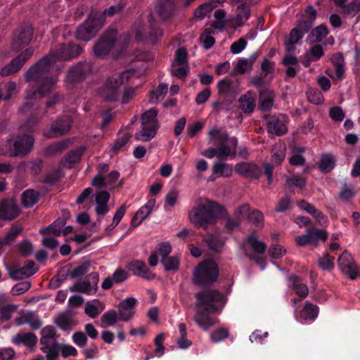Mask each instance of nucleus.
<instances>
[{"label":"nucleus","instance_id":"1","mask_svg":"<svg viewBox=\"0 0 360 360\" xmlns=\"http://www.w3.org/2000/svg\"><path fill=\"white\" fill-rule=\"evenodd\" d=\"M83 51V48L74 42L63 44L56 52L44 56L29 68L25 73L27 82H34L36 89L34 96L44 97L53 89L56 79L49 75L50 65L58 60H68L74 58Z\"/></svg>","mask_w":360,"mask_h":360},{"label":"nucleus","instance_id":"2","mask_svg":"<svg viewBox=\"0 0 360 360\" xmlns=\"http://www.w3.org/2000/svg\"><path fill=\"white\" fill-rule=\"evenodd\" d=\"M190 219L195 227L203 229L214 224L217 219H224V229L227 233H231L238 229L241 221L236 217L232 218L229 216L222 205L207 199L193 208L190 213Z\"/></svg>","mask_w":360,"mask_h":360},{"label":"nucleus","instance_id":"3","mask_svg":"<svg viewBox=\"0 0 360 360\" xmlns=\"http://www.w3.org/2000/svg\"><path fill=\"white\" fill-rule=\"evenodd\" d=\"M195 297L198 302L193 319L202 329L207 330L214 324V320L210 314L218 311L216 304L223 302L224 297L218 290L208 289L195 293Z\"/></svg>","mask_w":360,"mask_h":360},{"label":"nucleus","instance_id":"4","mask_svg":"<svg viewBox=\"0 0 360 360\" xmlns=\"http://www.w3.org/2000/svg\"><path fill=\"white\" fill-rule=\"evenodd\" d=\"M219 268L212 259H207L200 262L193 269L192 282L200 287H211L218 279Z\"/></svg>","mask_w":360,"mask_h":360},{"label":"nucleus","instance_id":"5","mask_svg":"<svg viewBox=\"0 0 360 360\" xmlns=\"http://www.w3.org/2000/svg\"><path fill=\"white\" fill-rule=\"evenodd\" d=\"M104 22L105 17L103 15L96 14L89 17L83 24L77 27L76 31L77 39L85 41H89L101 29Z\"/></svg>","mask_w":360,"mask_h":360},{"label":"nucleus","instance_id":"6","mask_svg":"<svg viewBox=\"0 0 360 360\" xmlns=\"http://www.w3.org/2000/svg\"><path fill=\"white\" fill-rule=\"evenodd\" d=\"M129 79V73L128 72H122L115 77H108L103 89V95L105 98L108 101H117L121 94L122 85Z\"/></svg>","mask_w":360,"mask_h":360},{"label":"nucleus","instance_id":"7","mask_svg":"<svg viewBox=\"0 0 360 360\" xmlns=\"http://www.w3.org/2000/svg\"><path fill=\"white\" fill-rule=\"evenodd\" d=\"M118 31L115 28L107 30L94 46V54L103 58L107 56L115 47L117 41Z\"/></svg>","mask_w":360,"mask_h":360},{"label":"nucleus","instance_id":"8","mask_svg":"<svg viewBox=\"0 0 360 360\" xmlns=\"http://www.w3.org/2000/svg\"><path fill=\"white\" fill-rule=\"evenodd\" d=\"M73 118L68 115L57 117L51 122L50 128L44 132V136L49 139L66 135L72 128Z\"/></svg>","mask_w":360,"mask_h":360},{"label":"nucleus","instance_id":"9","mask_svg":"<svg viewBox=\"0 0 360 360\" xmlns=\"http://www.w3.org/2000/svg\"><path fill=\"white\" fill-rule=\"evenodd\" d=\"M0 152L4 155L17 157L22 153V134L20 131L9 136L0 144Z\"/></svg>","mask_w":360,"mask_h":360},{"label":"nucleus","instance_id":"10","mask_svg":"<svg viewBox=\"0 0 360 360\" xmlns=\"http://www.w3.org/2000/svg\"><path fill=\"white\" fill-rule=\"evenodd\" d=\"M152 15H148L149 27L146 31L141 25L136 30L135 39L140 41H149L155 44L162 35V30L151 22Z\"/></svg>","mask_w":360,"mask_h":360},{"label":"nucleus","instance_id":"11","mask_svg":"<svg viewBox=\"0 0 360 360\" xmlns=\"http://www.w3.org/2000/svg\"><path fill=\"white\" fill-rule=\"evenodd\" d=\"M338 266L341 272L348 276L351 280H354L358 276V266L352 255L345 250L338 257Z\"/></svg>","mask_w":360,"mask_h":360},{"label":"nucleus","instance_id":"12","mask_svg":"<svg viewBox=\"0 0 360 360\" xmlns=\"http://www.w3.org/2000/svg\"><path fill=\"white\" fill-rule=\"evenodd\" d=\"M92 67L86 61L79 62L72 67L68 74V81L73 84L80 83L91 72Z\"/></svg>","mask_w":360,"mask_h":360},{"label":"nucleus","instance_id":"13","mask_svg":"<svg viewBox=\"0 0 360 360\" xmlns=\"http://www.w3.org/2000/svg\"><path fill=\"white\" fill-rule=\"evenodd\" d=\"M328 238L327 232L323 229H307L306 234L298 236L295 238L297 246H304L307 244H312L319 240H326Z\"/></svg>","mask_w":360,"mask_h":360},{"label":"nucleus","instance_id":"14","mask_svg":"<svg viewBox=\"0 0 360 360\" xmlns=\"http://www.w3.org/2000/svg\"><path fill=\"white\" fill-rule=\"evenodd\" d=\"M236 173L251 179H258L262 174V169L253 162H242L234 166Z\"/></svg>","mask_w":360,"mask_h":360},{"label":"nucleus","instance_id":"15","mask_svg":"<svg viewBox=\"0 0 360 360\" xmlns=\"http://www.w3.org/2000/svg\"><path fill=\"white\" fill-rule=\"evenodd\" d=\"M127 268L134 275L146 280L151 281L155 278V274L149 269L146 264L142 260L134 259L128 262Z\"/></svg>","mask_w":360,"mask_h":360},{"label":"nucleus","instance_id":"16","mask_svg":"<svg viewBox=\"0 0 360 360\" xmlns=\"http://www.w3.org/2000/svg\"><path fill=\"white\" fill-rule=\"evenodd\" d=\"M137 304V300L134 297H127L120 302L118 304V314L120 321H130L135 314V307Z\"/></svg>","mask_w":360,"mask_h":360},{"label":"nucleus","instance_id":"17","mask_svg":"<svg viewBox=\"0 0 360 360\" xmlns=\"http://www.w3.org/2000/svg\"><path fill=\"white\" fill-rule=\"evenodd\" d=\"M20 214V209L13 200L0 202V219L12 220Z\"/></svg>","mask_w":360,"mask_h":360},{"label":"nucleus","instance_id":"18","mask_svg":"<svg viewBox=\"0 0 360 360\" xmlns=\"http://www.w3.org/2000/svg\"><path fill=\"white\" fill-rule=\"evenodd\" d=\"M259 108L263 112L270 111L274 102V94L269 89H260L259 91Z\"/></svg>","mask_w":360,"mask_h":360},{"label":"nucleus","instance_id":"19","mask_svg":"<svg viewBox=\"0 0 360 360\" xmlns=\"http://www.w3.org/2000/svg\"><path fill=\"white\" fill-rule=\"evenodd\" d=\"M251 14L250 6L247 3H242L238 6L236 16L233 21L236 27H242L249 19Z\"/></svg>","mask_w":360,"mask_h":360},{"label":"nucleus","instance_id":"20","mask_svg":"<svg viewBox=\"0 0 360 360\" xmlns=\"http://www.w3.org/2000/svg\"><path fill=\"white\" fill-rule=\"evenodd\" d=\"M142 129L135 135V139L138 141H148L155 137L157 130L159 128L158 123L153 124H141Z\"/></svg>","mask_w":360,"mask_h":360},{"label":"nucleus","instance_id":"21","mask_svg":"<svg viewBox=\"0 0 360 360\" xmlns=\"http://www.w3.org/2000/svg\"><path fill=\"white\" fill-rule=\"evenodd\" d=\"M217 86L219 94L225 97L232 96L236 91L235 83L232 79L228 77H224L219 80Z\"/></svg>","mask_w":360,"mask_h":360},{"label":"nucleus","instance_id":"22","mask_svg":"<svg viewBox=\"0 0 360 360\" xmlns=\"http://www.w3.org/2000/svg\"><path fill=\"white\" fill-rule=\"evenodd\" d=\"M290 287L295 290V293L301 298H305L309 293V289L306 284L302 282L301 278L297 275L292 274L288 277Z\"/></svg>","mask_w":360,"mask_h":360},{"label":"nucleus","instance_id":"23","mask_svg":"<svg viewBox=\"0 0 360 360\" xmlns=\"http://www.w3.org/2000/svg\"><path fill=\"white\" fill-rule=\"evenodd\" d=\"M55 323L62 330L69 333L77 325V321L68 314L63 313L56 318Z\"/></svg>","mask_w":360,"mask_h":360},{"label":"nucleus","instance_id":"24","mask_svg":"<svg viewBox=\"0 0 360 360\" xmlns=\"http://www.w3.org/2000/svg\"><path fill=\"white\" fill-rule=\"evenodd\" d=\"M328 34L327 27L322 24L314 28L308 35L307 42L309 44L321 42Z\"/></svg>","mask_w":360,"mask_h":360},{"label":"nucleus","instance_id":"25","mask_svg":"<svg viewBox=\"0 0 360 360\" xmlns=\"http://www.w3.org/2000/svg\"><path fill=\"white\" fill-rule=\"evenodd\" d=\"M304 35L297 28H292L289 36L285 39V49L287 52H293L295 49V45L299 42Z\"/></svg>","mask_w":360,"mask_h":360},{"label":"nucleus","instance_id":"26","mask_svg":"<svg viewBox=\"0 0 360 360\" xmlns=\"http://www.w3.org/2000/svg\"><path fill=\"white\" fill-rule=\"evenodd\" d=\"M258 57V53L254 52L249 58H240L237 62L235 70L240 74H244L252 68L253 64Z\"/></svg>","mask_w":360,"mask_h":360},{"label":"nucleus","instance_id":"27","mask_svg":"<svg viewBox=\"0 0 360 360\" xmlns=\"http://www.w3.org/2000/svg\"><path fill=\"white\" fill-rule=\"evenodd\" d=\"M286 127L282 122L276 117H271L267 122V131L276 136H282L286 132Z\"/></svg>","mask_w":360,"mask_h":360},{"label":"nucleus","instance_id":"28","mask_svg":"<svg viewBox=\"0 0 360 360\" xmlns=\"http://www.w3.org/2000/svg\"><path fill=\"white\" fill-rule=\"evenodd\" d=\"M22 59L21 56H18L11 63L1 69L0 75L2 77L9 76L11 74L17 72L22 67Z\"/></svg>","mask_w":360,"mask_h":360},{"label":"nucleus","instance_id":"29","mask_svg":"<svg viewBox=\"0 0 360 360\" xmlns=\"http://www.w3.org/2000/svg\"><path fill=\"white\" fill-rule=\"evenodd\" d=\"M335 158L330 154H324L321 156L319 168L323 173H329L335 166Z\"/></svg>","mask_w":360,"mask_h":360},{"label":"nucleus","instance_id":"30","mask_svg":"<svg viewBox=\"0 0 360 360\" xmlns=\"http://www.w3.org/2000/svg\"><path fill=\"white\" fill-rule=\"evenodd\" d=\"M85 150L86 148L82 146L77 149L70 150L65 157L67 163L66 167L72 168L75 164L78 163Z\"/></svg>","mask_w":360,"mask_h":360},{"label":"nucleus","instance_id":"31","mask_svg":"<svg viewBox=\"0 0 360 360\" xmlns=\"http://www.w3.org/2000/svg\"><path fill=\"white\" fill-rule=\"evenodd\" d=\"M120 319V316L117 311L110 309L105 311L101 318V327L114 326Z\"/></svg>","mask_w":360,"mask_h":360},{"label":"nucleus","instance_id":"32","mask_svg":"<svg viewBox=\"0 0 360 360\" xmlns=\"http://www.w3.org/2000/svg\"><path fill=\"white\" fill-rule=\"evenodd\" d=\"M213 174H218L219 176L229 177L232 175L233 167L231 165L217 162L212 167Z\"/></svg>","mask_w":360,"mask_h":360},{"label":"nucleus","instance_id":"33","mask_svg":"<svg viewBox=\"0 0 360 360\" xmlns=\"http://www.w3.org/2000/svg\"><path fill=\"white\" fill-rule=\"evenodd\" d=\"M40 343L42 345L49 344V340L59 338L60 335L57 334L56 328L53 326H46L41 330Z\"/></svg>","mask_w":360,"mask_h":360},{"label":"nucleus","instance_id":"34","mask_svg":"<svg viewBox=\"0 0 360 360\" xmlns=\"http://www.w3.org/2000/svg\"><path fill=\"white\" fill-rule=\"evenodd\" d=\"M246 243L251 247L252 250L257 254H264L266 250V245L257 240L254 234H250L246 238Z\"/></svg>","mask_w":360,"mask_h":360},{"label":"nucleus","instance_id":"35","mask_svg":"<svg viewBox=\"0 0 360 360\" xmlns=\"http://www.w3.org/2000/svg\"><path fill=\"white\" fill-rule=\"evenodd\" d=\"M319 314V307L310 302H307L300 311L301 317L304 320H314Z\"/></svg>","mask_w":360,"mask_h":360},{"label":"nucleus","instance_id":"36","mask_svg":"<svg viewBox=\"0 0 360 360\" xmlns=\"http://www.w3.org/2000/svg\"><path fill=\"white\" fill-rule=\"evenodd\" d=\"M39 200V193L33 189L24 191V208L33 207Z\"/></svg>","mask_w":360,"mask_h":360},{"label":"nucleus","instance_id":"37","mask_svg":"<svg viewBox=\"0 0 360 360\" xmlns=\"http://www.w3.org/2000/svg\"><path fill=\"white\" fill-rule=\"evenodd\" d=\"M29 324L33 330H37L42 326L38 315L34 311L24 312V324Z\"/></svg>","mask_w":360,"mask_h":360},{"label":"nucleus","instance_id":"38","mask_svg":"<svg viewBox=\"0 0 360 360\" xmlns=\"http://www.w3.org/2000/svg\"><path fill=\"white\" fill-rule=\"evenodd\" d=\"M130 137V135L128 134H121V132L120 131L113 145L111 146V152L112 154L117 155L120 151V150L129 142Z\"/></svg>","mask_w":360,"mask_h":360},{"label":"nucleus","instance_id":"39","mask_svg":"<svg viewBox=\"0 0 360 360\" xmlns=\"http://www.w3.org/2000/svg\"><path fill=\"white\" fill-rule=\"evenodd\" d=\"M15 92L16 86L14 83L8 82L0 84V100H9Z\"/></svg>","mask_w":360,"mask_h":360},{"label":"nucleus","instance_id":"40","mask_svg":"<svg viewBox=\"0 0 360 360\" xmlns=\"http://www.w3.org/2000/svg\"><path fill=\"white\" fill-rule=\"evenodd\" d=\"M285 157V146L284 145L275 146L271 150V161L276 165H280Z\"/></svg>","mask_w":360,"mask_h":360},{"label":"nucleus","instance_id":"41","mask_svg":"<svg viewBox=\"0 0 360 360\" xmlns=\"http://www.w3.org/2000/svg\"><path fill=\"white\" fill-rule=\"evenodd\" d=\"M70 290L72 292H79L91 295L94 290L90 281H84L82 282H76L74 285L70 287Z\"/></svg>","mask_w":360,"mask_h":360},{"label":"nucleus","instance_id":"42","mask_svg":"<svg viewBox=\"0 0 360 360\" xmlns=\"http://www.w3.org/2000/svg\"><path fill=\"white\" fill-rule=\"evenodd\" d=\"M240 107L245 113H252L255 108V100L250 96L243 95L239 98Z\"/></svg>","mask_w":360,"mask_h":360},{"label":"nucleus","instance_id":"43","mask_svg":"<svg viewBox=\"0 0 360 360\" xmlns=\"http://www.w3.org/2000/svg\"><path fill=\"white\" fill-rule=\"evenodd\" d=\"M205 242L208 247L214 251L220 250L224 244V240L214 234L208 235L205 238Z\"/></svg>","mask_w":360,"mask_h":360},{"label":"nucleus","instance_id":"44","mask_svg":"<svg viewBox=\"0 0 360 360\" xmlns=\"http://www.w3.org/2000/svg\"><path fill=\"white\" fill-rule=\"evenodd\" d=\"M161 263L163 264L165 269L169 271H176L179 267V259L176 256L166 257L161 259Z\"/></svg>","mask_w":360,"mask_h":360},{"label":"nucleus","instance_id":"45","mask_svg":"<svg viewBox=\"0 0 360 360\" xmlns=\"http://www.w3.org/2000/svg\"><path fill=\"white\" fill-rule=\"evenodd\" d=\"M343 13L348 16H354L360 11V0H354L341 7Z\"/></svg>","mask_w":360,"mask_h":360},{"label":"nucleus","instance_id":"46","mask_svg":"<svg viewBox=\"0 0 360 360\" xmlns=\"http://www.w3.org/2000/svg\"><path fill=\"white\" fill-rule=\"evenodd\" d=\"M91 266V261H84L82 264L75 267L73 270L70 271V277L72 278H76L84 275L89 271Z\"/></svg>","mask_w":360,"mask_h":360},{"label":"nucleus","instance_id":"47","mask_svg":"<svg viewBox=\"0 0 360 360\" xmlns=\"http://www.w3.org/2000/svg\"><path fill=\"white\" fill-rule=\"evenodd\" d=\"M63 176V172L59 168L53 172L46 174L42 180V182L49 185L56 184Z\"/></svg>","mask_w":360,"mask_h":360},{"label":"nucleus","instance_id":"48","mask_svg":"<svg viewBox=\"0 0 360 360\" xmlns=\"http://www.w3.org/2000/svg\"><path fill=\"white\" fill-rule=\"evenodd\" d=\"M217 6L212 3H205L198 6L194 11V16L198 19H202L210 13Z\"/></svg>","mask_w":360,"mask_h":360},{"label":"nucleus","instance_id":"49","mask_svg":"<svg viewBox=\"0 0 360 360\" xmlns=\"http://www.w3.org/2000/svg\"><path fill=\"white\" fill-rule=\"evenodd\" d=\"M158 110L155 108H150L141 115V124H153L158 123L156 119Z\"/></svg>","mask_w":360,"mask_h":360},{"label":"nucleus","instance_id":"50","mask_svg":"<svg viewBox=\"0 0 360 360\" xmlns=\"http://www.w3.org/2000/svg\"><path fill=\"white\" fill-rule=\"evenodd\" d=\"M333 257H330L328 253H326L323 257L319 259V266L324 271H330L334 268Z\"/></svg>","mask_w":360,"mask_h":360},{"label":"nucleus","instance_id":"51","mask_svg":"<svg viewBox=\"0 0 360 360\" xmlns=\"http://www.w3.org/2000/svg\"><path fill=\"white\" fill-rule=\"evenodd\" d=\"M292 200L288 194L285 195L278 201L277 205L275 207V211L277 212H284L292 208Z\"/></svg>","mask_w":360,"mask_h":360},{"label":"nucleus","instance_id":"52","mask_svg":"<svg viewBox=\"0 0 360 360\" xmlns=\"http://www.w3.org/2000/svg\"><path fill=\"white\" fill-rule=\"evenodd\" d=\"M39 267L34 261L26 259L24 261V278H28L36 274Z\"/></svg>","mask_w":360,"mask_h":360},{"label":"nucleus","instance_id":"53","mask_svg":"<svg viewBox=\"0 0 360 360\" xmlns=\"http://www.w3.org/2000/svg\"><path fill=\"white\" fill-rule=\"evenodd\" d=\"M229 332L227 328H220L214 330L211 335L210 338L213 342H219L228 338Z\"/></svg>","mask_w":360,"mask_h":360},{"label":"nucleus","instance_id":"54","mask_svg":"<svg viewBox=\"0 0 360 360\" xmlns=\"http://www.w3.org/2000/svg\"><path fill=\"white\" fill-rule=\"evenodd\" d=\"M200 39L203 48L207 50L211 49L215 43V39L210 34L207 29L201 34Z\"/></svg>","mask_w":360,"mask_h":360},{"label":"nucleus","instance_id":"55","mask_svg":"<svg viewBox=\"0 0 360 360\" xmlns=\"http://www.w3.org/2000/svg\"><path fill=\"white\" fill-rule=\"evenodd\" d=\"M168 86L166 84L160 83L155 91L150 92L151 101H158L160 98H163L167 93Z\"/></svg>","mask_w":360,"mask_h":360},{"label":"nucleus","instance_id":"56","mask_svg":"<svg viewBox=\"0 0 360 360\" xmlns=\"http://www.w3.org/2000/svg\"><path fill=\"white\" fill-rule=\"evenodd\" d=\"M66 148L67 143L65 141H59L47 147L46 149V153L48 155H53L63 151Z\"/></svg>","mask_w":360,"mask_h":360},{"label":"nucleus","instance_id":"57","mask_svg":"<svg viewBox=\"0 0 360 360\" xmlns=\"http://www.w3.org/2000/svg\"><path fill=\"white\" fill-rule=\"evenodd\" d=\"M73 342L79 347H84L88 341L86 335L82 331H77L73 333L72 336Z\"/></svg>","mask_w":360,"mask_h":360},{"label":"nucleus","instance_id":"58","mask_svg":"<svg viewBox=\"0 0 360 360\" xmlns=\"http://www.w3.org/2000/svg\"><path fill=\"white\" fill-rule=\"evenodd\" d=\"M175 60L179 65H188V53L185 48H179L175 53Z\"/></svg>","mask_w":360,"mask_h":360},{"label":"nucleus","instance_id":"59","mask_svg":"<svg viewBox=\"0 0 360 360\" xmlns=\"http://www.w3.org/2000/svg\"><path fill=\"white\" fill-rule=\"evenodd\" d=\"M248 220L255 225L259 226L262 225L264 215L259 210H253L248 214Z\"/></svg>","mask_w":360,"mask_h":360},{"label":"nucleus","instance_id":"60","mask_svg":"<svg viewBox=\"0 0 360 360\" xmlns=\"http://www.w3.org/2000/svg\"><path fill=\"white\" fill-rule=\"evenodd\" d=\"M329 116L335 122H342L345 117V114L340 107L335 106L330 108Z\"/></svg>","mask_w":360,"mask_h":360},{"label":"nucleus","instance_id":"61","mask_svg":"<svg viewBox=\"0 0 360 360\" xmlns=\"http://www.w3.org/2000/svg\"><path fill=\"white\" fill-rule=\"evenodd\" d=\"M18 306L10 304L4 307L1 311V319L5 321L9 320L17 313Z\"/></svg>","mask_w":360,"mask_h":360},{"label":"nucleus","instance_id":"62","mask_svg":"<svg viewBox=\"0 0 360 360\" xmlns=\"http://www.w3.org/2000/svg\"><path fill=\"white\" fill-rule=\"evenodd\" d=\"M247 40L244 38H240L237 41L232 43L231 45V52L233 54L240 53L243 50H244L247 46Z\"/></svg>","mask_w":360,"mask_h":360},{"label":"nucleus","instance_id":"63","mask_svg":"<svg viewBox=\"0 0 360 360\" xmlns=\"http://www.w3.org/2000/svg\"><path fill=\"white\" fill-rule=\"evenodd\" d=\"M261 70L262 71V75L266 77L269 74L274 72V63L264 58L261 62Z\"/></svg>","mask_w":360,"mask_h":360},{"label":"nucleus","instance_id":"64","mask_svg":"<svg viewBox=\"0 0 360 360\" xmlns=\"http://www.w3.org/2000/svg\"><path fill=\"white\" fill-rule=\"evenodd\" d=\"M313 25L314 24L311 22V20H302L296 24L295 28H297L303 35H304L310 31Z\"/></svg>","mask_w":360,"mask_h":360}]
</instances>
